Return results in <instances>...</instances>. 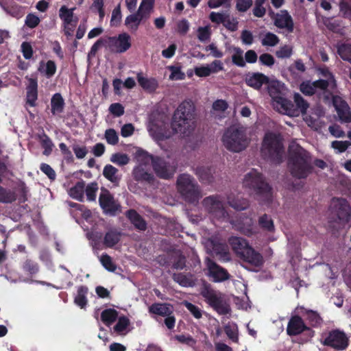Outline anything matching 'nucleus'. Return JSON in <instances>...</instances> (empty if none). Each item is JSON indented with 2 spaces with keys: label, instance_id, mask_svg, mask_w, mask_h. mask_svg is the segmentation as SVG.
<instances>
[{
  "label": "nucleus",
  "instance_id": "nucleus-39",
  "mask_svg": "<svg viewBox=\"0 0 351 351\" xmlns=\"http://www.w3.org/2000/svg\"><path fill=\"white\" fill-rule=\"evenodd\" d=\"M173 279L182 287H189L195 285L193 276L191 274L184 275L183 274H174L173 275Z\"/></svg>",
  "mask_w": 351,
  "mask_h": 351
},
{
  "label": "nucleus",
  "instance_id": "nucleus-3",
  "mask_svg": "<svg viewBox=\"0 0 351 351\" xmlns=\"http://www.w3.org/2000/svg\"><path fill=\"white\" fill-rule=\"evenodd\" d=\"M221 142L227 150L233 153H239L248 147L250 138L245 127L233 125L225 130Z\"/></svg>",
  "mask_w": 351,
  "mask_h": 351
},
{
  "label": "nucleus",
  "instance_id": "nucleus-15",
  "mask_svg": "<svg viewBox=\"0 0 351 351\" xmlns=\"http://www.w3.org/2000/svg\"><path fill=\"white\" fill-rule=\"evenodd\" d=\"M273 107L279 112L290 117L298 116V110L289 100L282 95L272 100Z\"/></svg>",
  "mask_w": 351,
  "mask_h": 351
},
{
  "label": "nucleus",
  "instance_id": "nucleus-52",
  "mask_svg": "<svg viewBox=\"0 0 351 351\" xmlns=\"http://www.w3.org/2000/svg\"><path fill=\"white\" fill-rule=\"evenodd\" d=\"M224 330L227 336L233 341H238L237 326L234 323H228L224 327Z\"/></svg>",
  "mask_w": 351,
  "mask_h": 351
},
{
  "label": "nucleus",
  "instance_id": "nucleus-14",
  "mask_svg": "<svg viewBox=\"0 0 351 351\" xmlns=\"http://www.w3.org/2000/svg\"><path fill=\"white\" fill-rule=\"evenodd\" d=\"M99 202L104 212L108 213L114 214L120 208L119 204L114 200L110 193L105 189L101 190Z\"/></svg>",
  "mask_w": 351,
  "mask_h": 351
},
{
  "label": "nucleus",
  "instance_id": "nucleus-13",
  "mask_svg": "<svg viewBox=\"0 0 351 351\" xmlns=\"http://www.w3.org/2000/svg\"><path fill=\"white\" fill-rule=\"evenodd\" d=\"M324 344L337 350H344L348 346V339L344 332L333 330L325 339Z\"/></svg>",
  "mask_w": 351,
  "mask_h": 351
},
{
  "label": "nucleus",
  "instance_id": "nucleus-34",
  "mask_svg": "<svg viewBox=\"0 0 351 351\" xmlns=\"http://www.w3.org/2000/svg\"><path fill=\"white\" fill-rule=\"evenodd\" d=\"M228 202L231 207L237 210H245L249 206L247 199L232 195L228 197Z\"/></svg>",
  "mask_w": 351,
  "mask_h": 351
},
{
  "label": "nucleus",
  "instance_id": "nucleus-36",
  "mask_svg": "<svg viewBox=\"0 0 351 351\" xmlns=\"http://www.w3.org/2000/svg\"><path fill=\"white\" fill-rule=\"evenodd\" d=\"M130 319L125 316H121L113 328L114 332L120 335H125L129 332Z\"/></svg>",
  "mask_w": 351,
  "mask_h": 351
},
{
  "label": "nucleus",
  "instance_id": "nucleus-9",
  "mask_svg": "<svg viewBox=\"0 0 351 351\" xmlns=\"http://www.w3.org/2000/svg\"><path fill=\"white\" fill-rule=\"evenodd\" d=\"M145 160L146 162L150 163L153 166V169L156 174L160 178L169 179L172 178L176 172V167L175 165H171L166 162L164 159L156 157L152 155L145 154Z\"/></svg>",
  "mask_w": 351,
  "mask_h": 351
},
{
  "label": "nucleus",
  "instance_id": "nucleus-62",
  "mask_svg": "<svg viewBox=\"0 0 351 351\" xmlns=\"http://www.w3.org/2000/svg\"><path fill=\"white\" fill-rule=\"evenodd\" d=\"M100 262L102 265L110 271H114L116 270V265L112 262V260L108 254H102L100 257Z\"/></svg>",
  "mask_w": 351,
  "mask_h": 351
},
{
  "label": "nucleus",
  "instance_id": "nucleus-49",
  "mask_svg": "<svg viewBox=\"0 0 351 351\" xmlns=\"http://www.w3.org/2000/svg\"><path fill=\"white\" fill-rule=\"evenodd\" d=\"M40 141L42 147L44 149L43 154L45 156H49L52 152L53 147L52 141L46 134L40 136Z\"/></svg>",
  "mask_w": 351,
  "mask_h": 351
},
{
  "label": "nucleus",
  "instance_id": "nucleus-45",
  "mask_svg": "<svg viewBox=\"0 0 351 351\" xmlns=\"http://www.w3.org/2000/svg\"><path fill=\"white\" fill-rule=\"evenodd\" d=\"M73 10L69 9L66 5H62L59 10V16L67 25L71 23L73 16Z\"/></svg>",
  "mask_w": 351,
  "mask_h": 351
},
{
  "label": "nucleus",
  "instance_id": "nucleus-43",
  "mask_svg": "<svg viewBox=\"0 0 351 351\" xmlns=\"http://www.w3.org/2000/svg\"><path fill=\"white\" fill-rule=\"evenodd\" d=\"M120 238L121 234L119 232L110 230L105 235L104 244L108 247H112L120 241Z\"/></svg>",
  "mask_w": 351,
  "mask_h": 351
},
{
  "label": "nucleus",
  "instance_id": "nucleus-44",
  "mask_svg": "<svg viewBox=\"0 0 351 351\" xmlns=\"http://www.w3.org/2000/svg\"><path fill=\"white\" fill-rule=\"evenodd\" d=\"M87 293L88 288L86 287L81 286L77 289V293L76 296L75 297L74 302L77 306H80L81 308H84L87 304Z\"/></svg>",
  "mask_w": 351,
  "mask_h": 351
},
{
  "label": "nucleus",
  "instance_id": "nucleus-48",
  "mask_svg": "<svg viewBox=\"0 0 351 351\" xmlns=\"http://www.w3.org/2000/svg\"><path fill=\"white\" fill-rule=\"evenodd\" d=\"M110 161L117 165L123 166L130 162V158L125 154L115 153L111 156Z\"/></svg>",
  "mask_w": 351,
  "mask_h": 351
},
{
  "label": "nucleus",
  "instance_id": "nucleus-20",
  "mask_svg": "<svg viewBox=\"0 0 351 351\" xmlns=\"http://www.w3.org/2000/svg\"><path fill=\"white\" fill-rule=\"evenodd\" d=\"M332 102L339 120L341 122L350 123L351 121V112L346 102L338 96L333 97Z\"/></svg>",
  "mask_w": 351,
  "mask_h": 351
},
{
  "label": "nucleus",
  "instance_id": "nucleus-53",
  "mask_svg": "<svg viewBox=\"0 0 351 351\" xmlns=\"http://www.w3.org/2000/svg\"><path fill=\"white\" fill-rule=\"evenodd\" d=\"M278 37L274 33L267 32L265 34L262 40V45L263 46L274 47L279 43Z\"/></svg>",
  "mask_w": 351,
  "mask_h": 351
},
{
  "label": "nucleus",
  "instance_id": "nucleus-38",
  "mask_svg": "<svg viewBox=\"0 0 351 351\" xmlns=\"http://www.w3.org/2000/svg\"><path fill=\"white\" fill-rule=\"evenodd\" d=\"M84 182H78L74 186L69 189V194L72 198L82 202L84 199Z\"/></svg>",
  "mask_w": 351,
  "mask_h": 351
},
{
  "label": "nucleus",
  "instance_id": "nucleus-42",
  "mask_svg": "<svg viewBox=\"0 0 351 351\" xmlns=\"http://www.w3.org/2000/svg\"><path fill=\"white\" fill-rule=\"evenodd\" d=\"M16 199V193L10 189L0 186V202L4 204L12 203Z\"/></svg>",
  "mask_w": 351,
  "mask_h": 351
},
{
  "label": "nucleus",
  "instance_id": "nucleus-22",
  "mask_svg": "<svg viewBox=\"0 0 351 351\" xmlns=\"http://www.w3.org/2000/svg\"><path fill=\"white\" fill-rule=\"evenodd\" d=\"M109 42L111 45L117 47L119 52H125L130 47V36L127 33H122L117 37H109Z\"/></svg>",
  "mask_w": 351,
  "mask_h": 351
},
{
  "label": "nucleus",
  "instance_id": "nucleus-57",
  "mask_svg": "<svg viewBox=\"0 0 351 351\" xmlns=\"http://www.w3.org/2000/svg\"><path fill=\"white\" fill-rule=\"evenodd\" d=\"M294 101L297 106L295 108L298 110V114L300 112L305 113L308 108V104L299 93H295L294 95Z\"/></svg>",
  "mask_w": 351,
  "mask_h": 351
},
{
  "label": "nucleus",
  "instance_id": "nucleus-16",
  "mask_svg": "<svg viewBox=\"0 0 351 351\" xmlns=\"http://www.w3.org/2000/svg\"><path fill=\"white\" fill-rule=\"evenodd\" d=\"M208 276L215 282H220L229 278L230 275L226 269L217 265L210 258L206 260Z\"/></svg>",
  "mask_w": 351,
  "mask_h": 351
},
{
  "label": "nucleus",
  "instance_id": "nucleus-12",
  "mask_svg": "<svg viewBox=\"0 0 351 351\" xmlns=\"http://www.w3.org/2000/svg\"><path fill=\"white\" fill-rule=\"evenodd\" d=\"M147 153H143L138 156V165H136L132 171L134 178L140 182H150L153 179V176L147 169V166L150 163L146 162L145 155Z\"/></svg>",
  "mask_w": 351,
  "mask_h": 351
},
{
  "label": "nucleus",
  "instance_id": "nucleus-11",
  "mask_svg": "<svg viewBox=\"0 0 351 351\" xmlns=\"http://www.w3.org/2000/svg\"><path fill=\"white\" fill-rule=\"evenodd\" d=\"M173 117L185 119V121H196V109L191 100H184L180 103L174 111Z\"/></svg>",
  "mask_w": 351,
  "mask_h": 351
},
{
  "label": "nucleus",
  "instance_id": "nucleus-55",
  "mask_svg": "<svg viewBox=\"0 0 351 351\" xmlns=\"http://www.w3.org/2000/svg\"><path fill=\"white\" fill-rule=\"evenodd\" d=\"M322 23L331 32H337L339 30V23L333 18L323 16Z\"/></svg>",
  "mask_w": 351,
  "mask_h": 351
},
{
  "label": "nucleus",
  "instance_id": "nucleus-4",
  "mask_svg": "<svg viewBox=\"0 0 351 351\" xmlns=\"http://www.w3.org/2000/svg\"><path fill=\"white\" fill-rule=\"evenodd\" d=\"M243 186L252 193H255L259 200L269 201L271 198V188L264 182L261 175L256 170H251L243 179Z\"/></svg>",
  "mask_w": 351,
  "mask_h": 351
},
{
  "label": "nucleus",
  "instance_id": "nucleus-33",
  "mask_svg": "<svg viewBox=\"0 0 351 351\" xmlns=\"http://www.w3.org/2000/svg\"><path fill=\"white\" fill-rule=\"evenodd\" d=\"M104 176L115 185H118L121 177L118 175V169L111 165H107L103 170Z\"/></svg>",
  "mask_w": 351,
  "mask_h": 351
},
{
  "label": "nucleus",
  "instance_id": "nucleus-35",
  "mask_svg": "<svg viewBox=\"0 0 351 351\" xmlns=\"http://www.w3.org/2000/svg\"><path fill=\"white\" fill-rule=\"evenodd\" d=\"M131 223L138 230H144L146 229V223L143 219L134 210H130L126 213Z\"/></svg>",
  "mask_w": 351,
  "mask_h": 351
},
{
  "label": "nucleus",
  "instance_id": "nucleus-8",
  "mask_svg": "<svg viewBox=\"0 0 351 351\" xmlns=\"http://www.w3.org/2000/svg\"><path fill=\"white\" fill-rule=\"evenodd\" d=\"M201 295L218 313L227 315L230 312V308L223 300L222 295L210 288L205 284L200 292Z\"/></svg>",
  "mask_w": 351,
  "mask_h": 351
},
{
  "label": "nucleus",
  "instance_id": "nucleus-58",
  "mask_svg": "<svg viewBox=\"0 0 351 351\" xmlns=\"http://www.w3.org/2000/svg\"><path fill=\"white\" fill-rule=\"evenodd\" d=\"M350 145L351 143L348 141H334L331 143V147L337 153L344 152Z\"/></svg>",
  "mask_w": 351,
  "mask_h": 351
},
{
  "label": "nucleus",
  "instance_id": "nucleus-63",
  "mask_svg": "<svg viewBox=\"0 0 351 351\" xmlns=\"http://www.w3.org/2000/svg\"><path fill=\"white\" fill-rule=\"evenodd\" d=\"M211 32L210 27H199L197 29V38L201 42H206L210 40Z\"/></svg>",
  "mask_w": 351,
  "mask_h": 351
},
{
  "label": "nucleus",
  "instance_id": "nucleus-31",
  "mask_svg": "<svg viewBox=\"0 0 351 351\" xmlns=\"http://www.w3.org/2000/svg\"><path fill=\"white\" fill-rule=\"evenodd\" d=\"M323 114L322 110H317V112L313 113L310 115H306L304 118L306 124L311 128L318 130L323 126V123L319 120V117Z\"/></svg>",
  "mask_w": 351,
  "mask_h": 351
},
{
  "label": "nucleus",
  "instance_id": "nucleus-46",
  "mask_svg": "<svg viewBox=\"0 0 351 351\" xmlns=\"http://www.w3.org/2000/svg\"><path fill=\"white\" fill-rule=\"evenodd\" d=\"M337 53L340 57L351 63V45L343 43L338 45Z\"/></svg>",
  "mask_w": 351,
  "mask_h": 351
},
{
  "label": "nucleus",
  "instance_id": "nucleus-21",
  "mask_svg": "<svg viewBox=\"0 0 351 351\" xmlns=\"http://www.w3.org/2000/svg\"><path fill=\"white\" fill-rule=\"evenodd\" d=\"M150 16L138 10L134 14L128 15L125 19V25L132 32H136L141 23L143 21H146Z\"/></svg>",
  "mask_w": 351,
  "mask_h": 351
},
{
  "label": "nucleus",
  "instance_id": "nucleus-30",
  "mask_svg": "<svg viewBox=\"0 0 351 351\" xmlns=\"http://www.w3.org/2000/svg\"><path fill=\"white\" fill-rule=\"evenodd\" d=\"M195 173L204 183H210L214 180L215 170L212 167H199L196 169Z\"/></svg>",
  "mask_w": 351,
  "mask_h": 351
},
{
  "label": "nucleus",
  "instance_id": "nucleus-47",
  "mask_svg": "<svg viewBox=\"0 0 351 351\" xmlns=\"http://www.w3.org/2000/svg\"><path fill=\"white\" fill-rule=\"evenodd\" d=\"M339 10L343 17L351 21V0H340Z\"/></svg>",
  "mask_w": 351,
  "mask_h": 351
},
{
  "label": "nucleus",
  "instance_id": "nucleus-6",
  "mask_svg": "<svg viewBox=\"0 0 351 351\" xmlns=\"http://www.w3.org/2000/svg\"><path fill=\"white\" fill-rule=\"evenodd\" d=\"M319 72L326 79L316 80L313 82L310 81L304 82L300 84V91L306 95H313L315 93L324 90L328 86L335 85V81L332 74L326 67H319Z\"/></svg>",
  "mask_w": 351,
  "mask_h": 351
},
{
  "label": "nucleus",
  "instance_id": "nucleus-61",
  "mask_svg": "<svg viewBox=\"0 0 351 351\" xmlns=\"http://www.w3.org/2000/svg\"><path fill=\"white\" fill-rule=\"evenodd\" d=\"M155 0H142L138 10L150 16L154 9Z\"/></svg>",
  "mask_w": 351,
  "mask_h": 351
},
{
  "label": "nucleus",
  "instance_id": "nucleus-41",
  "mask_svg": "<svg viewBox=\"0 0 351 351\" xmlns=\"http://www.w3.org/2000/svg\"><path fill=\"white\" fill-rule=\"evenodd\" d=\"M51 112L53 114H60L63 111L64 100L62 97L59 93H56L51 98Z\"/></svg>",
  "mask_w": 351,
  "mask_h": 351
},
{
  "label": "nucleus",
  "instance_id": "nucleus-18",
  "mask_svg": "<svg viewBox=\"0 0 351 351\" xmlns=\"http://www.w3.org/2000/svg\"><path fill=\"white\" fill-rule=\"evenodd\" d=\"M230 222L236 230L245 235L250 236L256 232L252 219L249 217L241 216L238 219L231 220Z\"/></svg>",
  "mask_w": 351,
  "mask_h": 351
},
{
  "label": "nucleus",
  "instance_id": "nucleus-27",
  "mask_svg": "<svg viewBox=\"0 0 351 351\" xmlns=\"http://www.w3.org/2000/svg\"><path fill=\"white\" fill-rule=\"evenodd\" d=\"M240 257L255 267H259L263 263L261 254L252 247L247 249V251Z\"/></svg>",
  "mask_w": 351,
  "mask_h": 351
},
{
  "label": "nucleus",
  "instance_id": "nucleus-17",
  "mask_svg": "<svg viewBox=\"0 0 351 351\" xmlns=\"http://www.w3.org/2000/svg\"><path fill=\"white\" fill-rule=\"evenodd\" d=\"M274 25L279 29H285L289 33H292L294 30L293 18L287 10H280L276 12V19Z\"/></svg>",
  "mask_w": 351,
  "mask_h": 351
},
{
  "label": "nucleus",
  "instance_id": "nucleus-7",
  "mask_svg": "<svg viewBox=\"0 0 351 351\" xmlns=\"http://www.w3.org/2000/svg\"><path fill=\"white\" fill-rule=\"evenodd\" d=\"M177 187L180 193L189 202H194L201 197L198 185L190 175L180 176L177 179Z\"/></svg>",
  "mask_w": 351,
  "mask_h": 351
},
{
  "label": "nucleus",
  "instance_id": "nucleus-32",
  "mask_svg": "<svg viewBox=\"0 0 351 351\" xmlns=\"http://www.w3.org/2000/svg\"><path fill=\"white\" fill-rule=\"evenodd\" d=\"M149 312L160 316L165 317L173 313V308L168 304H154L149 307Z\"/></svg>",
  "mask_w": 351,
  "mask_h": 351
},
{
  "label": "nucleus",
  "instance_id": "nucleus-54",
  "mask_svg": "<svg viewBox=\"0 0 351 351\" xmlns=\"http://www.w3.org/2000/svg\"><path fill=\"white\" fill-rule=\"evenodd\" d=\"M104 137L109 145H115L119 142V136L114 129H108L105 131Z\"/></svg>",
  "mask_w": 351,
  "mask_h": 351
},
{
  "label": "nucleus",
  "instance_id": "nucleus-23",
  "mask_svg": "<svg viewBox=\"0 0 351 351\" xmlns=\"http://www.w3.org/2000/svg\"><path fill=\"white\" fill-rule=\"evenodd\" d=\"M27 104L30 106H35L38 98V84L36 79L27 78Z\"/></svg>",
  "mask_w": 351,
  "mask_h": 351
},
{
  "label": "nucleus",
  "instance_id": "nucleus-50",
  "mask_svg": "<svg viewBox=\"0 0 351 351\" xmlns=\"http://www.w3.org/2000/svg\"><path fill=\"white\" fill-rule=\"evenodd\" d=\"M258 224L261 228L267 231H273L274 226L269 216L263 215L258 219Z\"/></svg>",
  "mask_w": 351,
  "mask_h": 351
},
{
  "label": "nucleus",
  "instance_id": "nucleus-29",
  "mask_svg": "<svg viewBox=\"0 0 351 351\" xmlns=\"http://www.w3.org/2000/svg\"><path fill=\"white\" fill-rule=\"evenodd\" d=\"M138 82L141 86L147 92H154L158 86V82L152 77H147L142 74H138Z\"/></svg>",
  "mask_w": 351,
  "mask_h": 351
},
{
  "label": "nucleus",
  "instance_id": "nucleus-5",
  "mask_svg": "<svg viewBox=\"0 0 351 351\" xmlns=\"http://www.w3.org/2000/svg\"><path fill=\"white\" fill-rule=\"evenodd\" d=\"M261 154L265 158L279 163L285 156L283 146L280 136L273 132H267L263 138Z\"/></svg>",
  "mask_w": 351,
  "mask_h": 351
},
{
  "label": "nucleus",
  "instance_id": "nucleus-56",
  "mask_svg": "<svg viewBox=\"0 0 351 351\" xmlns=\"http://www.w3.org/2000/svg\"><path fill=\"white\" fill-rule=\"evenodd\" d=\"M222 67H195V74L199 77H206L212 73H217Z\"/></svg>",
  "mask_w": 351,
  "mask_h": 351
},
{
  "label": "nucleus",
  "instance_id": "nucleus-51",
  "mask_svg": "<svg viewBox=\"0 0 351 351\" xmlns=\"http://www.w3.org/2000/svg\"><path fill=\"white\" fill-rule=\"evenodd\" d=\"M122 19L121 10V5L118 4L112 10L111 19H110V26L112 27H117L120 25Z\"/></svg>",
  "mask_w": 351,
  "mask_h": 351
},
{
  "label": "nucleus",
  "instance_id": "nucleus-60",
  "mask_svg": "<svg viewBox=\"0 0 351 351\" xmlns=\"http://www.w3.org/2000/svg\"><path fill=\"white\" fill-rule=\"evenodd\" d=\"M243 51L239 48L234 49V53L232 56V62L237 66H245V62L243 56Z\"/></svg>",
  "mask_w": 351,
  "mask_h": 351
},
{
  "label": "nucleus",
  "instance_id": "nucleus-25",
  "mask_svg": "<svg viewBox=\"0 0 351 351\" xmlns=\"http://www.w3.org/2000/svg\"><path fill=\"white\" fill-rule=\"evenodd\" d=\"M245 82L248 86L255 89H259L262 85L268 82V77L261 73H254L247 75Z\"/></svg>",
  "mask_w": 351,
  "mask_h": 351
},
{
  "label": "nucleus",
  "instance_id": "nucleus-19",
  "mask_svg": "<svg viewBox=\"0 0 351 351\" xmlns=\"http://www.w3.org/2000/svg\"><path fill=\"white\" fill-rule=\"evenodd\" d=\"M330 206L340 219H347L349 217L351 208L346 199L334 197L331 201Z\"/></svg>",
  "mask_w": 351,
  "mask_h": 351
},
{
  "label": "nucleus",
  "instance_id": "nucleus-28",
  "mask_svg": "<svg viewBox=\"0 0 351 351\" xmlns=\"http://www.w3.org/2000/svg\"><path fill=\"white\" fill-rule=\"evenodd\" d=\"M266 84L267 85L268 93L272 100L282 95V93L285 88L283 84L278 80H269L268 79V82Z\"/></svg>",
  "mask_w": 351,
  "mask_h": 351
},
{
  "label": "nucleus",
  "instance_id": "nucleus-10",
  "mask_svg": "<svg viewBox=\"0 0 351 351\" xmlns=\"http://www.w3.org/2000/svg\"><path fill=\"white\" fill-rule=\"evenodd\" d=\"M204 204L213 217L221 220L229 219L228 215L225 211L223 205L219 197H208L204 199Z\"/></svg>",
  "mask_w": 351,
  "mask_h": 351
},
{
  "label": "nucleus",
  "instance_id": "nucleus-40",
  "mask_svg": "<svg viewBox=\"0 0 351 351\" xmlns=\"http://www.w3.org/2000/svg\"><path fill=\"white\" fill-rule=\"evenodd\" d=\"M118 317V312L114 308H107L104 310L101 314V321L107 326H110L114 322Z\"/></svg>",
  "mask_w": 351,
  "mask_h": 351
},
{
  "label": "nucleus",
  "instance_id": "nucleus-64",
  "mask_svg": "<svg viewBox=\"0 0 351 351\" xmlns=\"http://www.w3.org/2000/svg\"><path fill=\"white\" fill-rule=\"evenodd\" d=\"M252 5L253 0H237L236 9L239 12H245Z\"/></svg>",
  "mask_w": 351,
  "mask_h": 351
},
{
  "label": "nucleus",
  "instance_id": "nucleus-2",
  "mask_svg": "<svg viewBox=\"0 0 351 351\" xmlns=\"http://www.w3.org/2000/svg\"><path fill=\"white\" fill-rule=\"evenodd\" d=\"M289 167L291 175L299 179L306 178L311 172L308 153L295 142L289 145Z\"/></svg>",
  "mask_w": 351,
  "mask_h": 351
},
{
  "label": "nucleus",
  "instance_id": "nucleus-24",
  "mask_svg": "<svg viewBox=\"0 0 351 351\" xmlns=\"http://www.w3.org/2000/svg\"><path fill=\"white\" fill-rule=\"evenodd\" d=\"M229 243L232 250L239 257L247 251V249L251 247L249 246L246 240L241 237H232L229 239Z\"/></svg>",
  "mask_w": 351,
  "mask_h": 351
},
{
  "label": "nucleus",
  "instance_id": "nucleus-59",
  "mask_svg": "<svg viewBox=\"0 0 351 351\" xmlns=\"http://www.w3.org/2000/svg\"><path fill=\"white\" fill-rule=\"evenodd\" d=\"M98 190L97 184L95 182H92L86 186L84 189V191L86 192V195L88 200L89 201H95L96 198V193Z\"/></svg>",
  "mask_w": 351,
  "mask_h": 351
},
{
  "label": "nucleus",
  "instance_id": "nucleus-1",
  "mask_svg": "<svg viewBox=\"0 0 351 351\" xmlns=\"http://www.w3.org/2000/svg\"><path fill=\"white\" fill-rule=\"evenodd\" d=\"M168 126L169 119L165 114L153 113L150 115L147 130L150 136L159 144L176 134L182 138L189 136L196 128V121L173 117L171 130L167 128Z\"/></svg>",
  "mask_w": 351,
  "mask_h": 351
},
{
  "label": "nucleus",
  "instance_id": "nucleus-26",
  "mask_svg": "<svg viewBox=\"0 0 351 351\" xmlns=\"http://www.w3.org/2000/svg\"><path fill=\"white\" fill-rule=\"evenodd\" d=\"M306 328L302 319L298 316L293 317L287 326V333L290 335H296L301 333Z\"/></svg>",
  "mask_w": 351,
  "mask_h": 351
},
{
  "label": "nucleus",
  "instance_id": "nucleus-37",
  "mask_svg": "<svg viewBox=\"0 0 351 351\" xmlns=\"http://www.w3.org/2000/svg\"><path fill=\"white\" fill-rule=\"evenodd\" d=\"M213 253L222 261H228L230 260L228 248L223 244H214L213 247Z\"/></svg>",
  "mask_w": 351,
  "mask_h": 351
}]
</instances>
